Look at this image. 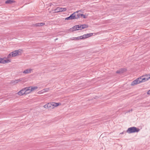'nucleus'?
<instances>
[{
	"label": "nucleus",
	"instance_id": "f257e3e1",
	"mask_svg": "<svg viewBox=\"0 0 150 150\" xmlns=\"http://www.w3.org/2000/svg\"><path fill=\"white\" fill-rule=\"evenodd\" d=\"M149 76L148 77H147V76H146V77H144V76H142L132 81L131 83V85L132 86H134L141 83L145 82L150 79V75H149Z\"/></svg>",
	"mask_w": 150,
	"mask_h": 150
},
{
	"label": "nucleus",
	"instance_id": "f03ea898",
	"mask_svg": "<svg viewBox=\"0 0 150 150\" xmlns=\"http://www.w3.org/2000/svg\"><path fill=\"white\" fill-rule=\"evenodd\" d=\"M61 103H56L54 102H52L51 103H49L45 105L44 107L45 108H53L54 107H57L59 105H60Z\"/></svg>",
	"mask_w": 150,
	"mask_h": 150
},
{
	"label": "nucleus",
	"instance_id": "7ed1b4c3",
	"mask_svg": "<svg viewBox=\"0 0 150 150\" xmlns=\"http://www.w3.org/2000/svg\"><path fill=\"white\" fill-rule=\"evenodd\" d=\"M139 131L140 129L139 128L135 127H133L128 128L127 131V132L128 133H132L137 132Z\"/></svg>",
	"mask_w": 150,
	"mask_h": 150
},
{
	"label": "nucleus",
	"instance_id": "20e7f679",
	"mask_svg": "<svg viewBox=\"0 0 150 150\" xmlns=\"http://www.w3.org/2000/svg\"><path fill=\"white\" fill-rule=\"evenodd\" d=\"M19 50H15L11 52L7 56L8 58H10L19 55V53L20 52Z\"/></svg>",
	"mask_w": 150,
	"mask_h": 150
},
{
	"label": "nucleus",
	"instance_id": "39448f33",
	"mask_svg": "<svg viewBox=\"0 0 150 150\" xmlns=\"http://www.w3.org/2000/svg\"><path fill=\"white\" fill-rule=\"evenodd\" d=\"M77 19L76 11L74 12L72 14H71L69 17H67L65 18V20H73Z\"/></svg>",
	"mask_w": 150,
	"mask_h": 150
},
{
	"label": "nucleus",
	"instance_id": "423d86ee",
	"mask_svg": "<svg viewBox=\"0 0 150 150\" xmlns=\"http://www.w3.org/2000/svg\"><path fill=\"white\" fill-rule=\"evenodd\" d=\"M79 11H76L77 19L81 17H83V18H86L85 16L82 14H81L79 13Z\"/></svg>",
	"mask_w": 150,
	"mask_h": 150
},
{
	"label": "nucleus",
	"instance_id": "0eeeda50",
	"mask_svg": "<svg viewBox=\"0 0 150 150\" xmlns=\"http://www.w3.org/2000/svg\"><path fill=\"white\" fill-rule=\"evenodd\" d=\"M25 89L26 93L28 94L32 92L31 91H30V87H25Z\"/></svg>",
	"mask_w": 150,
	"mask_h": 150
},
{
	"label": "nucleus",
	"instance_id": "6e6552de",
	"mask_svg": "<svg viewBox=\"0 0 150 150\" xmlns=\"http://www.w3.org/2000/svg\"><path fill=\"white\" fill-rule=\"evenodd\" d=\"M32 70V69H27L26 70H25L23 73L24 74H29L31 72V71Z\"/></svg>",
	"mask_w": 150,
	"mask_h": 150
},
{
	"label": "nucleus",
	"instance_id": "1a4fd4ad",
	"mask_svg": "<svg viewBox=\"0 0 150 150\" xmlns=\"http://www.w3.org/2000/svg\"><path fill=\"white\" fill-rule=\"evenodd\" d=\"M21 80L19 79L15 80H12L11 82V83L15 84L16 83H18Z\"/></svg>",
	"mask_w": 150,
	"mask_h": 150
},
{
	"label": "nucleus",
	"instance_id": "9d476101",
	"mask_svg": "<svg viewBox=\"0 0 150 150\" xmlns=\"http://www.w3.org/2000/svg\"><path fill=\"white\" fill-rule=\"evenodd\" d=\"M45 24L44 23H36L34 25L36 26H40L44 25Z\"/></svg>",
	"mask_w": 150,
	"mask_h": 150
},
{
	"label": "nucleus",
	"instance_id": "9b49d317",
	"mask_svg": "<svg viewBox=\"0 0 150 150\" xmlns=\"http://www.w3.org/2000/svg\"><path fill=\"white\" fill-rule=\"evenodd\" d=\"M30 91H34L38 88V87L37 86H30Z\"/></svg>",
	"mask_w": 150,
	"mask_h": 150
},
{
	"label": "nucleus",
	"instance_id": "f8f14e48",
	"mask_svg": "<svg viewBox=\"0 0 150 150\" xmlns=\"http://www.w3.org/2000/svg\"><path fill=\"white\" fill-rule=\"evenodd\" d=\"M79 30V29H77V28L76 27V25L74 26L73 28L70 29V30L71 31H74Z\"/></svg>",
	"mask_w": 150,
	"mask_h": 150
},
{
	"label": "nucleus",
	"instance_id": "ddd939ff",
	"mask_svg": "<svg viewBox=\"0 0 150 150\" xmlns=\"http://www.w3.org/2000/svg\"><path fill=\"white\" fill-rule=\"evenodd\" d=\"M15 2V1L12 0H8L5 1L6 4H11Z\"/></svg>",
	"mask_w": 150,
	"mask_h": 150
},
{
	"label": "nucleus",
	"instance_id": "4468645a",
	"mask_svg": "<svg viewBox=\"0 0 150 150\" xmlns=\"http://www.w3.org/2000/svg\"><path fill=\"white\" fill-rule=\"evenodd\" d=\"M124 69L122 68L120 70H117L116 73L117 74H121L123 73L124 71Z\"/></svg>",
	"mask_w": 150,
	"mask_h": 150
},
{
	"label": "nucleus",
	"instance_id": "2eb2a0df",
	"mask_svg": "<svg viewBox=\"0 0 150 150\" xmlns=\"http://www.w3.org/2000/svg\"><path fill=\"white\" fill-rule=\"evenodd\" d=\"M67 8H60L59 7V11L60 12L62 11H65L67 10Z\"/></svg>",
	"mask_w": 150,
	"mask_h": 150
},
{
	"label": "nucleus",
	"instance_id": "dca6fc26",
	"mask_svg": "<svg viewBox=\"0 0 150 150\" xmlns=\"http://www.w3.org/2000/svg\"><path fill=\"white\" fill-rule=\"evenodd\" d=\"M81 25L82 29L87 28L88 27V25L86 24H82Z\"/></svg>",
	"mask_w": 150,
	"mask_h": 150
},
{
	"label": "nucleus",
	"instance_id": "f3484780",
	"mask_svg": "<svg viewBox=\"0 0 150 150\" xmlns=\"http://www.w3.org/2000/svg\"><path fill=\"white\" fill-rule=\"evenodd\" d=\"M76 27L77 28H79L78 29L79 30L82 29V27L81 25H76Z\"/></svg>",
	"mask_w": 150,
	"mask_h": 150
},
{
	"label": "nucleus",
	"instance_id": "a211bd4d",
	"mask_svg": "<svg viewBox=\"0 0 150 150\" xmlns=\"http://www.w3.org/2000/svg\"><path fill=\"white\" fill-rule=\"evenodd\" d=\"M54 13L60 12L59 11V7H57L54 10Z\"/></svg>",
	"mask_w": 150,
	"mask_h": 150
},
{
	"label": "nucleus",
	"instance_id": "6ab92c4d",
	"mask_svg": "<svg viewBox=\"0 0 150 150\" xmlns=\"http://www.w3.org/2000/svg\"><path fill=\"white\" fill-rule=\"evenodd\" d=\"M21 90H23V91H22V94H26L25 92V88H23Z\"/></svg>",
	"mask_w": 150,
	"mask_h": 150
},
{
	"label": "nucleus",
	"instance_id": "aec40b11",
	"mask_svg": "<svg viewBox=\"0 0 150 150\" xmlns=\"http://www.w3.org/2000/svg\"><path fill=\"white\" fill-rule=\"evenodd\" d=\"M10 61L9 59H6V60H4V64L6 63H8L9 62H10Z\"/></svg>",
	"mask_w": 150,
	"mask_h": 150
},
{
	"label": "nucleus",
	"instance_id": "412c9836",
	"mask_svg": "<svg viewBox=\"0 0 150 150\" xmlns=\"http://www.w3.org/2000/svg\"><path fill=\"white\" fill-rule=\"evenodd\" d=\"M45 93V91H44V89H43L42 90L38 92V93H40V94H41L42 93Z\"/></svg>",
	"mask_w": 150,
	"mask_h": 150
},
{
	"label": "nucleus",
	"instance_id": "4be33fe9",
	"mask_svg": "<svg viewBox=\"0 0 150 150\" xmlns=\"http://www.w3.org/2000/svg\"><path fill=\"white\" fill-rule=\"evenodd\" d=\"M1 60H0V63L4 64V58H1Z\"/></svg>",
	"mask_w": 150,
	"mask_h": 150
},
{
	"label": "nucleus",
	"instance_id": "5701e85b",
	"mask_svg": "<svg viewBox=\"0 0 150 150\" xmlns=\"http://www.w3.org/2000/svg\"><path fill=\"white\" fill-rule=\"evenodd\" d=\"M44 90L45 91V92L46 93V92H48L49 90V88H46L44 89Z\"/></svg>",
	"mask_w": 150,
	"mask_h": 150
},
{
	"label": "nucleus",
	"instance_id": "b1692460",
	"mask_svg": "<svg viewBox=\"0 0 150 150\" xmlns=\"http://www.w3.org/2000/svg\"><path fill=\"white\" fill-rule=\"evenodd\" d=\"M81 36L82 37V39H84L86 38V35H85V34H84L83 35Z\"/></svg>",
	"mask_w": 150,
	"mask_h": 150
},
{
	"label": "nucleus",
	"instance_id": "393cba45",
	"mask_svg": "<svg viewBox=\"0 0 150 150\" xmlns=\"http://www.w3.org/2000/svg\"><path fill=\"white\" fill-rule=\"evenodd\" d=\"M82 37L81 36L78 37H77V40H80V39H82Z\"/></svg>",
	"mask_w": 150,
	"mask_h": 150
},
{
	"label": "nucleus",
	"instance_id": "a878e982",
	"mask_svg": "<svg viewBox=\"0 0 150 150\" xmlns=\"http://www.w3.org/2000/svg\"><path fill=\"white\" fill-rule=\"evenodd\" d=\"M88 34L89 36V37H91V36H92V35H93V33H88Z\"/></svg>",
	"mask_w": 150,
	"mask_h": 150
},
{
	"label": "nucleus",
	"instance_id": "bb28decb",
	"mask_svg": "<svg viewBox=\"0 0 150 150\" xmlns=\"http://www.w3.org/2000/svg\"><path fill=\"white\" fill-rule=\"evenodd\" d=\"M22 91H23V90H21L20 91H19L16 94H22Z\"/></svg>",
	"mask_w": 150,
	"mask_h": 150
},
{
	"label": "nucleus",
	"instance_id": "cd10ccee",
	"mask_svg": "<svg viewBox=\"0 0 150 150\" xmlns=\"http://www.w3.org/2000/svg\"><path fill=\"white\" fill-rule=\"evenodd\" d=\"M85 35H86V38H88L89 37V36L88 35V33L85 34Z\"/></svg>",
	"mask_w": 150,
	"mask_h": 150
},
{
	"label": "nucleus",
	"instance_id": "c85d7f7f",
	"mask_svg": "<svg viewBox=\"0 0 150 150\" xmlns=\"http://www.w3.org/2000/svg\"><path fill=\"white\" fill-rule=\"evenodd\" d=\"M146 93V94H150V90L147 91Z\"/></svg>",
	"mask_w": 150,
	"mask_h": 150
},
{
	"label": "nucleus",
	"instance_id": "c756f323",
	"mask_svg": "<svg viewBox=\"0 0 150 150\" xmlns=\"http://www.w3.org/2000/svg\"><path fill=\"white\" fill-rule=\"evenodd\" d=\"M99 97H98V96H96L94 98V99H97V98H98Z\"/></svg>",
	"mask_w": 150,
	"mask_h": 150
},
{
	"label": "nucleus",
	"instance_id": "7c9ffc66",
	"mask_svg": "<svg viewBox=\"0 0 150 150\" xmlns=\"http://www.w3.org/2000/svg\"><path fill=\"white\" fill-rule=\"evenodd\" d=\"M74 38V39H73L74 40H78L77 37Z\"/></svg>",
	"mask_w": 150,
	"mask_h": 150
},
{
	"label": "nucleus",
	"instance_id": "2f4dec72",
	"mask_svg": "<svg viewBox=\"0 0 150 150\" xmlns=\"http://www.w3.org/2000/svg\"><path fill=\"white\" fill-rule=\"evenodd\" d=\"M53 4L52 3H50V6H51Z\"/></svg>",
	"mask_w": 150,
	"mask_h": 150
},
{
	"label": "nucleus",
	"instance_id": "473e14b6",
	"mask_svg": "<svg viewBox=\"0 0 150 150\" xmlns=\"http://www.w3.org/2000/svg\"><path fill=\"white\" fill-rule=\"evenodd\" d=\"M19 95H20V96H22L23 95V94H18Z\"/></svg>",
	"mask_w": 150,
	"mask_h": 150
},
{
	"label": "nucleus",
	"instance_id": "72a5a7b5",
	"mask_svg": "<svg viewBox=\"0 0 150 150\" xmlns=\"http://www.w3.org/2000/svg\"><path fill=\"white\" fill-rule=\"evenodd\" d=\"M57 39H56L55 40H57Z\"/></svg>",
	"mask_w": 150,
	"mask_h": 150
}]
</instances>
